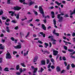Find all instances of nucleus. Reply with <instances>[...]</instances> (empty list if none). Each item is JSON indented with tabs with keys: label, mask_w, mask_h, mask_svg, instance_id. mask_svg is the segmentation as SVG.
<instances>
[{
	"label": "nucleus",
	"mask_w": 75,
	"mask_h": 75,
	"mask_svg": "<svg viewBox=\"0 0 75 75\" xmlns=\"http://www.w3.org/2000/svg\"><path fill=\"white\" fill-rule=\"evenodd\" d=\"M39 10L40 12V13L42 14V16L43 17H45V13L44 12L43 9L42 8V6H40L39 7Z\"/></svg>",
	"instance_id": "1"
},
{
	"label": "nucleus",
	"mask_w": 75,
	"mask_h": 75,
	"mask_svg": "<svg viewBox=\"0 0 75 75\" xmlns=\"http://www.w3.org/2000/svg\"><path fill=\"white\" fill-rule=\"evenodd\" d=\"M6 59H11V56L10 54V53L9 52H8L6 54Z\"/></svg>",
	"instance_id": "2"
},
{
	"label": "nucleus",
	"mask_w": 75,
	"mask_h": 75,
	"mask_svg": "<svg viewBox=\"0 0 75 75\" xmlns=\"http://www.w3.org/2000/svg\"><path fill=\"white\" fill-rule=\"evenodd\" d=\"M61 15L58 14L57 15V18H59V22H62L63 18L62 17H60Z\"/></svg>",
	"instance_id": "3"
},
{
	"label": "nucleus",
	"mask_w": 75,
	"mask_h": 75,
	"mask_svg": "<svg viewBox=\"0 0 75 75\" xmlns=\"http://www.w3.org/2000/svg\"><path fill=\"white\" fill-rule=\"evenodd\" d=\"M48 38H51V40L52 41H53V42H55L57 40L54 39V37L52 36H49Z\"/></svg>",
	"instance_id": "4"
},
{
	"label": "nucleus",
	"mask_w": 75,
	"mask_h": 75,
	"mask_svg": "<svg viewBox=\"0 0 75 75\" xmlns=\"http://www.w3.org/2000/svg\"><path fill=\"white\" fill-rule=\"evenodd\" d=\"M53 50V55H57L58 52L57 50H54V49H52Z\"/></svg>",
	"instance_id": "5"
},
{
	"label": "nucleus",
	"mask_w": 75,
	"mask_h": 75,
	"mask_svg": "<svg viewBox=\"0 0 75 75\" xmlns=\"http://www.w3.org/2000/svg\"><path fill=\"white\" fill-rule=\"evenodd\" d=\"M31 68L32 69H34V71H33V73H36V72H37V70L38 69V68H34V67L33 66H32Z\"/></svg>",
	"instance_id": "6"
},
{
	"label": "nucleus",
	"mask_w": 75,
	"mask_h": 75,
	"mask_svg": "<svg viewBox=\"0 0 75 75\" xmlns=\"http://www.w3.org/2000/svg\"><path fill=\"white\" fill-rule=\"evenodd\" d=\"M21 9V8L18 6L14 7L13 10H20Z\"/></svg>",
	"instance_id": "7"
},
{
	"label": "nucleus",
	"mask_w": 75,
	"mask_h": 75,
	"mask_svg": "<svg viewBox=\"0 0 75 75\" xmlns=\"http://www.w3.org/2000/svg\"><path fill=\"white\" fill-rule=\"evenodd\" d=\"M15 48L16 49H20L21 48V45H18L16 46H14Z\"/></svg>",
	"instance_id": "8"
},
{
	"label": "nucleus",
	"mask_w": 75,
	"mask_h": 75,
	"mask_svg": "<svg viewBox=\"0 0 75 75\" xmlns=\"http://www.w3.org/2000/svg\"><path fill=\"white\" fill-rule=\"evenodd\" d=\"M51 14L52 15V18H54L55 17V15L54 14V11H52L51 12Z\"/></svg>",
	"instance_id": "9"
},
{
	"label": "nucleus",
	"mask_w": 75,
	"mask_h": 75,
	"mask_svg": "<svg viewBox=\"0 0 75 75\" xmlns=\"http://www.w3.org/2000/svg\"><path fill=\"white\" fill-rule=\"evenodd\" d=\"M53 21L54 22V27H55V28H57V26H56L57 23H56V21L55 20V19H53Z\"/></svg>",
	"instance_id": "10"
},
{
	"label": "nucleus",
	"mask_w": 75,
	"mask_h": 75,
	"mask_svg": "<svg viewBox=\"0 0 75 75\" xmlns=\"http://www.w3.org/2000/svg\"><path fill=\"white\" fill-rule=\"evenodd\" d=\"M11 40H12V41H15V43H17V40H14V38L13 37H11Z\"/></svg>",
	"instance_id": "11"
},
{
	"label": "nucleus",
	"mask_w": 75,
	"mask_h": 75,
	"mask_svg": "<svg viewBox=\"0 0 75 75\" xmlns=\"http://www.w3.org/2000/svg\"><path fill=\"white\" fill-rule=\"evenodd\" d=\"M56 70L57 72H59L61 71V69L59 67L57 66L56 68Z\"/></svg>",
	"instance_id": "12"
},
{
	"label": "nucleus",
	"mask_w": 75,
	"mask_h": 75,
	"mask_svg": "<svg viewBox=\"0 0 75 75\" xmlns=\"http://www.w3.org/2000/svg\"><path fill=\"white\" fill-rule=\"evenodd\" d=\"M39 34H41L42 35H43V37H45V34H44L43 32H41L39 33Z\"/></svg>",
	"instance_id": "13"
},
{
	"label": "nucleus",
	"mask_w": 75,
	"mask_h": 75,
	"mask_svg": "<svg viewBox=\"0 0 75 75\" xmlns=\"http://www.w3.org/2000/svg\"><path fill=\"white\" fill-rule=\"evenodd\" d=\"M55 3H56V4H57L58 6H59L61 4H62L61 3H59V2H58V1H55Z\"/></svg>",
	"instance_id": "14"
},
{
	"label": "nucleus",
	"mask_w": 75,
	"mask_h": 75,
	"mask_svg": "<svg viewBox=\"0 0 75 75\" xmlns=\"http://www.w3.org/2000/svg\"><path fill=\"white\" fill-rule=\"evenodd\" d=\"M8 13L10 14L11 13V16H14V12H12V11H9Z\"/></svg>",
	"instance_id": "15"
},
{
	"label": "nucleus",
	"mask_w": 75,
	"mask_h": 75,
	"mask_svg": "<svg viewBox=\"0 0 75 75\" xmlns=\"http://www.w3.org/2000/svg\"><path fill=\"white\" fill-rule=\"evenodd\" d=\"M42 26L43 30H46V27H45V25H44V24H42Z\"/></svg>",
	"instance_id": "16"
},
{
	"label": "nucleus",
	"mask_w": 75,
	"mask_h": 75,
	"mask_svg": "<svg viewBox=\"0 0 75 75\" xmlns=\"http://www.w3.org/2000/svg\"><path fill=\"white\" fill-rule=\"evenodd\" d=\"M41 64L42 65H45V61L42 60L41 62Z\"/></svg>",
	"instance_id": "17"
},
{
	"label": "nucleus",
	"mask_w": 75,
	"mask_h": 75,
	"mask_svg": "<svg viewBox=\"0 0 75 75\" xmlns=\"http://www.w3.org/2000/svg\"><path fill=\"white\" fill-rule=\"evenodd\" d=\"M6 30L8 33H10V29H9V28L8 26L6 27Z\"/></svg>",
	"instance_id": "18"
},
{
	"label": "nucleus",
	"mask_w": 75,
	"mask_h": 75,
	"mask_svg": "<svg viewBox=\"0 0 75 75\" xmlns=\"http://www.w3.org/2000/svg\"><path fill=\"white\" fill-rule=\"evenodd\" d=\"M2 45H3L1 44H0V46H2ZM4 46L0 47V49L3 50V49H4Z\"/></svg>",
	"instance_id": "19"
},
{
	"label": "nucleus",
	"mask_w": 75,
	"mask_h": 75,
	"mask_svg": "<svg viewBox=\"0 0 75 75\" xmlns=\"http://www.w3.org/2000/svg\"><path fill=\"white\" fill-rule=\"evenodd\" d=\"M4 71H9V70H8V67H6L5 69H4Z\"/></svg>",
	"instance_id": "20"
},
{
	"label": "nucleus",
	"mask_w": 75,
	"mask_h": 75,
	"mask_svg": "<svg viewBox=\"0 0 75 75\" xmlns=\"http://www.w3.org/2000/svg\"><path fill=\"white\" fill-rule=\"evenodd\" d=\"M20 68V65H18L16 66V70H18Z\"/></svg>",
	"instance_id": "21"
},
{
	"label": "nucleus",
	"mask_w": 75,
	"mask_h": 75,
	"mask_svg": "<svg viewBox=\"0 0 75 75\" xmlns=\"http://www.w3.org/2000/svg\"><path fill=\"white\" fill-rule=\"evenodd\" d=\"M3 10L1 9L0 11V15L1 16L3 14Z\"/></svg>",
	"instance_id": "22"
},
{
	"label": "nucleus",
	"mask_w": 75,
	"mask_h": 75,
	"mask_svg": "<svg viewBox=\"0 0 75 75\" xmlns=\"http://www.w3.org/2000/svg\"><path fill=\"white\" fill-rule=\"evenodd\" d=\"M38 59V57H35L34 59L33 62H36V61H37V59Z\"/></svg>",
	"instance_id": "23"
},
{
	"label": "nucleus",
	"mask_w": 75,
	"mask_h": 75,
	"mask_svg": "<svg viewBox=\"0 0 75 75\" xmlns=\"http://www.w3.org/2000/svg\"><path fill=\"white\" fill-rule=\"evenodd\" d=\"M42 71H44V69L42 68V67H41V69L39 71V72H42Z\"/></svg>",
	"instance_id": "24"
},
{
	"label": "nucleus",
	"mask_w": 75,
	"mask_h": 75,
	"mask_svg": "<svg viewBox=\"0 0 75 75\" xmlns=\"http://www.w3.org/2000/svg\"><path fill=\"white\" fill-rule=\"evenodd\" d=\"M21 65L22 67H26L24 63H21Z\"/></svg>",
	"instance_id": "25"
},
{
	"label": "nucleus",
	"mask_w": 75,
	"mask_h": 75,
	"mask_svg": "<svg viewBox=\"0 0 75 75\" xmlns=\"http://www.w3.org/2000/svg\"><path fill=\"white\" fill-rule=\"evenodd\" d=\"M67 50L68 51L70 52H74V50L72 49H68Z\"/></svg>",
	"instance_id": "26"
},
{
	"label": "nucleus",
	"mask_w": 75,
	"mask_h": 75,
	"mask_svg": "<svg viewBox=\"0 0 75 75\" xmlns=\"http://www.w3.org/2000/svg\"><path fill=\"white\" fill-rule=\"evenodd\" d=\"M34 1H31L30 3V6H31L32 4H34Z\"/></svg>",
	"instance_id": "27"
},
{
	"label": "nucleus",
	"mask_w": 75,
	"mask_h": 75,
	"mask_svg": "<svg viewBox=\"0 0 75 75\" xmlns=\"http://www.w3.org/2000/svg\"><path fill=\"white\" fill-rule=\"evenodd\" d=\"M69 64H68V65L67 66V67L66 68L67 69L69 70V66H70Z\"/></svg>",
	"instance_id": "28"
},
{
	"label": "nucleus",
	"mask_w": 75,
	"mask_h": 75,
	"mask_svg": "<svg viewBox=\"0 0 75 75\" xmlns=\"http://www.w3.org/2000/svg\"><path fill=\"white\" fill-rule=\"evenodd\" d=\"M28 51H27L26 53H24V56H25V55H28Z\"/></svg>",
	"instance_id": "29"
},
{
	"label": "nucleus",
	"mask_w": 75,
	"mask_h": 75,
	"mask_svg": "<svg viewBox=\"0 0 75 75\" xmlns=\"http://www.w3.org/2000/svg\"><path fill=\"white\" fill-rule=\"evenodd\" d=\"M64 48L65 50H68V48H67V47L65 46H64Z\"/></svg>",
	"instance_id": "30"
},
{
	"label": "nucleus",
	"mask_w": 75,
	"mask_h": 75,
	"mask_svg": "<svg viewBox=\"0 0 75 75\" xmlns=\"http://www.w3.org/2000/svg\"><path fill=\"white\" fill-rule=\"evenodd\" d=\"M10 0H7V3L8 4H10Z\"/></svg>",
	"instance_id": "31"
},
{
	"label": "nucleus",
	"mask_w": 75,
	"mask_h": 75,
	"mask_svg": "<svg viewBox=\"0 0 75 75\" xmlns=\"http://www.w3.org/2000/svg\"><path fill=\"white\" fill-rule=\"evenodd\" d=\"M51 62H52V63H54V59L52 58L51 59Z\"/></svg>",
	"instance_id": "32"
},
{
	"label": "nucleus",
	"mask_w": 75,
	"mask_h": 75,
	"mask_svg": "<svg viewBox=\"0 0 75 75\" xmlns=\"http://www.w3.org/2000/svg\"><path fill=\"white\" fill-rule=\"evenodd\" d=\"M55 66L53 65H52L51 66V68L52 69H54V68H55Z\"/></svg>",
	"instance_id": "33"
},
{
	"label": "nucleus",
	"mask_w": 75,
	"mask_h": 75,
	"mask_svg": "<svg viewBox=\"0 0 75 75\" xmlns=\"http://www.w3.org/2000/svg\"><path fill=\"white\" fill-rule=\"evenodd\" d=\"M38 42L40 44H43V43L42 42V41H40V40H38Z\"/></svg>",
	"instance_id": "34"
},
{
	"label": "nucleus",
	"mask_w": 75,
	"mask_h": 75,
	"mask_svg": "<svg viewBox=\"0 0 75 75\" xmlns=\"http://www.w3.org/2000/svg\"><path fill=\"white\" fill-rule=\"evenodd\" d=\"M71 66L72 68H74V67H75V65H74V64H71Z\"/></svg>",
	"instance_id": "35"
},
{
	"label": "nucleus",
	"mask_w": 75,
	"mask_h": 75,
	"mask_svg": "<svg viewBox=\"0 0 75 75\" xmlns=\"http://www.w3.org/2000/svg\"><path fill=\"white\" fill-rule=\"evenodd\" d=\"M45 45L46 46V47H48V45H49L48 44V43H47L46 42H45Z\"/></svg>",
	"instance_id": "36"
},
{
	"label": "nucleus",
	"mask_w": 75,
	"mask_h": 75,
	"mask_svg": "<svg viewBox=\"0 0 75 75\" xmlns=\"http://www.w3.org/2000/svg\"><path fill=\"white\" fill-rule=\"evenodd\" d=\"M16 74H17V75H21V73L19 72H16Z\"/></svg>",
	"instance_id": "37"
},
{
	"label": "nucleus",
	"mask_w": 75,
	"mask_h": 75,
	"mask_svg": "<svg viewBox=\"0 0 75 75\" xmlns=\"http://www.w3.org/2000/svg\"><path fill=\"white\" fill-rule=\"evenodd\" d=\"M11 22V23H16V22H17V21H16L12 20Z\"/></svg>",
	"instance_id": "38"
},
{
	"label": "nucleus",
	"mask_w": 75,
	"mask_h": 75,
	"mask_svg": "<svg viewBox=\"0 0 75 75\" xmlns=\"http://www.w3.org/2000/svg\"><path fill=\"white\" fill-rule=\"evenodd\" d=\"M3 61V59L1 58H0V63H1Z\"/></svg>",
	"instance_id": "39"
},
{
	"label": "nucleus",
	"mask_w": 75,
	"mask_h": 75,
	"mask_svg": "<svg viewBox=\"0 0 75 75\" xmlns=\"http://www.w3.org/2000/svg\"><path fill=\"white\" fill-rule=\"evenodd\" d=\"M29 34H30V32H28L27 34V35L25 36V38H27L28 36L29 35Z\"/></svg>",
	"instance_id": "40"
},
{
	"label": "nucleus",
	"mask_w": 75,
	"mask_h": 75,
	"mask_svg": "<svg viewBox=\"0 0 75 75\" xmlns=\"http://www.w3.org/2000/svg\"><path fill=\"white\" fill-rule=\"evenodd\" d=\"M34 13L36 16H37V15H38V13H37V12L34 11Z\"/></svg>",
	"instance_id": "41"
},
{
	"label": "nucleus",
	"mask_w": 75,
	"mask_h": 75,
	"mask_svg": "<svg viewBox=\"0 0 75 75\" xmlns=\"http://www.w3.org/2000/svg\"><path fill=\"white\" fill-rule=\"evenodd\" d=\"M49 48H51V46H52V43L51 42H49Z\"/></svg>",
	"instance_id": "42"
},
{
	"label": "nucleus",
	"mask_w": 75,
	"mask_h": 75,
	"mask_svg": "<svg viewBox=\"0 0 75 75\" xmlns=\"http://www.w3.org/2000/svg\"><path fill=\"white\" fill-rule=\"evenodd\" d=\"M7 18V17H2V20H6Z\"/></svg>",
	"instance_id": "43"
},
{
	"label": "nucleus",
	"mask_w": 75,
	"mask_h": 75,
	"mask_svg": "<svg viewBox=\"0 0 75 75\" xmlns=\"http://www.w3.org/2000/svg\"><path fill=\"white\" fill-rule=\"evenodd\" d=\"M54 34L56 35L57 36H59V34L58 33H55Z\"/></svg>",
	"instance_id": "44"
},
{
	"label": "nucleus",
	"mask_w": 75,
	"mask_h": 75,
	"mask_svg": "<svg viewBox=\"0 0 75 75\" xmlns=\"http://www.w3.org/2000/svg\"><path fill=\"white\" fill-rule=\"evenodd\" d=\"M72 36L73 37H75V33H72Z\"/></svg>",
	"instance_id": "45"
},
{
	"label": "nucleus",
	"mask_w": 75,
	"mask_h": 75,
	"mask_svg": "<svg viewBox=\"0 0 75 75\" xmlns=\"http://www.w3.org/2000/svg\"><path fill=\"white\" fill-rule=\"evenodd\" d=\"M19 71H20V72L21 73L23 72V69H20Z\"/></svg>",
	"instance_id": "46"
},
{
	"label": "nucleus",
	"mask_w": 75,
	"mask_h": 75,
	"mask_svg": "<svg viewBox=\"0 0 75 75\" xmlns=\"http://www.w3.org/2000/svg\"><path fill=\"white\" fill-rule=\"evenodd\" d=\"M69 17V16H68V15L67 14L65 15L64 16L65 17Z\"/></svg>",
	"instance_id": "47"
},
{
	"label": "nucleus",
	"mask_w": 75,
	"mask_h": 75,
	"mask_svg": "<svg viewBox=\"0 0 75 75\" xmlns=\"http://www.w3.org/2000/svg\"><path fill=\"white\" fill-rule=\"evenodd\" d=\"M64 65H65V67H66L67 65V62H64Z\"/></svg>",
	"instance_id": "48"
},
{
	"label": "nucleus",
	"mask_w": 75,
	"mask_h": 75,
	"mask_svg": "<svg viewBox=\"0 0 75 75\" xmlns=\"http://www.w3.org/2000/svg\"><path fill=\"white\" fill-rule=\"evenodd\" d=\"M17 52L16 51H14L13 52V53L14 55H15L16 54H17Z\"/></svg>",
	"instance_id": "49"
},
{
	"label": "nucleus",
	"mask_w": 75,
	"mask_h": 75,
	"mask_svg": "<svg viewBox=\"0 0 75 75\" xmlns=\"http://www.w3.org/2000/svg\"><path fill=\"white\" fill-rule=\"evenodd\" d=\"M19 16H20V15H19V14H18V15H17V16H16V18L17 19H18L19 18Z\"/></svg>",
	"instance_id": "50"
},
{
	"label": "nucleus",
	"mask_w": 75,
	"mask_h": 75,
	"mask_svg": "<svg viewBox=\"0 0 75 75\" xmlns=\"http://www.w3.org/2000/svg\"><path fill=\"white\" fill-rule=\"evenodd\" d=\"M32 21H33V18H32L31 20H29L28 22H29V23H30V22H31Z\"/></svg>",
	"instance_id": "51"
},
{
	"label": "nucleus",
	"mask_w": 75,
	"mask_h": 75,
	"mask_svg": "<svg viewBox=\"0 0 75 75\" xmlns=\"http://www.w3.org/2000/svg\"><path fill=\"white\" fill-rule=\"evenodd\" d=\"M47 64H48V63H49V62H50V61L49 60V59H47Z\"/></svg>",
	"instance_id": "52"
},
{
	"label": "nucleus",
	"mask_w": 75,
	"mask_h": 75,
	"mask_svg": "<svg viewBox=\"0 0 75 75\" xmlns=\"http://www.w3.org/2000/svg\"><path fill=\"white\" fill-rule=\"evenodd\" d=\"M27 20V18H25L21 19L22 21H24V20Z\"/></svg>",
	"instance_id": "53"
},
{
	"label": "nucleus",
	"mask_w": 75,
	"mask_h": 75,
	"mask_svg": "<svg viewBox=\"0 0 75 75\" xmlns=\"http://www.w3.org/2000/svg\"><path fill=\"white\" fill-rule=\"evenodd\" d=\"M62 58H63V59L64 61H65V60H66V59L65 58V57H63Z\"/></svg>",
	"instance_id": "54"
},
{
	"label": "nucleus",
	"mask_w": 75,
	"mask_h": 75,
	"mask_svg": "<svg viewBox=\"0 0 75 75\" xmlns=\"http://www.w3.org/2000/svg\"><path fill=\"white\" fill-rule=\"evenodd\" d=\"M65 70H63L61 71V73L62 74V73H64V72H65Z\"/></svg>",
	"instance_id": "55"
},
{
	"label": "nucleus",
	"mask_w": 75,
	"mask_h": 75,
	"mask_svg": "<svg viewBox=\"0 0 75 75\" xmlns=\"http://www.w3.org/2000/svg\"><path fill=\"white\" fill-rule=\"evenodd\" d=\"M45 18H50V16H49L47 15V16H46L45 17Z\"/></svg>",
	"instance_id": "56"
},
{
	"label": "nucleus",
	"mask_w": 75,
	"mask_h": 75,
	"mask_svg": "<svg viewBox=\"0 0 75 75\" xmlns=\"http://www.w3.org/2000/svg\"><path fill=\"white\" fill-rule=\"evenodd\" d=\"M1 42H5V40L4 39H2Z\"/></svg>",
	"instance_id": "57"
},
{
	"label": "nucleus",
	"mask_w": 75,
	"mask_h": 75,
	"mask_svg": "<svg viewBox=\"0 0 75 75\" xmlns=\"http://www.w3.org/2000/svg\"><path fill=\"white\" fill-rule=\"evenodd\" d=\"M29 25H30V26H32V27H33L34 26V25H33V24H31V23H30L29 24Z\"/></svg>",
	"instance_id": "58"
},
{
	"label": "nucleus",
	"mask_w": 75,
	"mask_h": 75,
	"mask_svg": "<svg viewBox=\"0 0 75 75\" xmlns=\"http://www.w3.org/2000/svg\"><path fill=\"white\" fill-rule=\"evenodd\" d=\"M43 21H44V23H47V20H46V19H44Z\"/></svg>",
	"instance_id": "59"
},
{
	"label": "nucleus",
	"mask_w": 75,
	"mask_h": 75,
	"mask_svg": "<svg viewBox=\"0 0 75 75\" xmlns=\"http://www.w3.org/2000/svg\"><path fill=\"white\" fill-rule=\"evenodd\" d=\"M62 52L64 54H65L66 53V51L64 50H62Z\"/></svg>",
	"instance_id": "60"
},
{
	"label": "nucleus",
	"mask_w": 75,
	"mask_h": 75,
	"mask_svg": "<svg viewBox=\"0 0 75 75\" xmlns=\"http://www.w3.org/2000/svg\"><path fill=\"white\" fill-rule=\"evenodd\" d=\"M63 38L64 40H66V39H67V38L65 36H63Z\"/></svg>",
	"instance_id": "61"
},
{
	"label": "nucleus",
	"mask_w": 75,
	"mask_h": 75,
	"mask_svg": "<svg viewBox=\"0 0 75 75\" xmlns=\"http://www.w3.org/2000/svg\"><path fill=\"white\" fill-rule=\"evenodd\" d=\"M18 28V26H16V27H15V30H17Z\"/></svg>",
	"instance_id": "62"
},
{
	"label": "nucleus",
	"mask_w": 75,
	"mask_h": 75,
	"mask_svg": "<svg viewBox=\"0 0 75 75\" xmlns=\"http://www.w3.org/2000/svg\"><path fill=\"white\" fill-rule=\"evenodd\" d=\"M6 22H8V21H10V19H7L6 20Z\"/></svg>",
	"instance_id": "63"
},
{
	"label": "nucleus",
	"mask_w": 75,
	"mask_h": 75,
	"mask_svg": "<svg viewBox=\"0 0 75 75\" xmlns=\"http://www.w3.org/2000/svg\"><path fill=\"white\" fill-rule=\"evenodd\" d=\"M72 40H73V41L75 42V37L74 38H72Z\"/></svg>",
	"instance_id": "64"
}]
</instances>
